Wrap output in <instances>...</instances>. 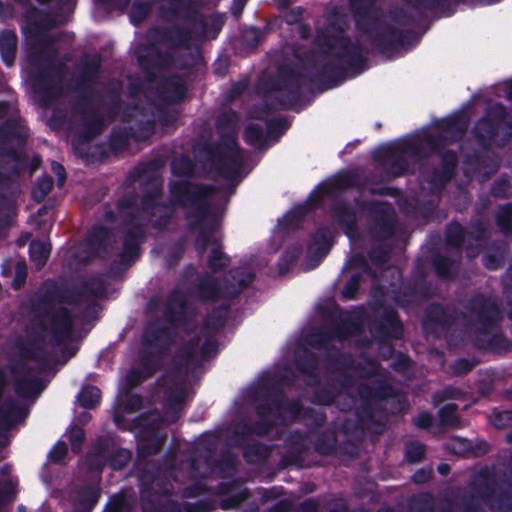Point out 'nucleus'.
<instances>
[{
  "mask_svg": "<svg viewBox=\"0 0 512 512\" xmlns=\"http://www.w3.org/2000/svg\"><path fill=\"white\" fill-rule=\"evenodd\" d=\"M314 47L262 73L254 87L268 111L301 112L320 92V27L315 24Z\"/></svg>",
  "mask_w": 512,
  "mask_h": 512,
  "instance_id": "obj_1",
  "label": "nucleus"
},
{
  "mask_svg": "<svg viewBox=\"0 0 512 512\" xmlns=\"http://www.w3.org/2000/svg\"><path fill=\"white\" fill-rule=\"evenodd\" d=\"M76 306L72 287L59 284L55 279H46L38 292L29 302L31 323L41 332H49L51 343L60 346L70 340L74 328V318L65 306Z\"/></svg>",
  "mask_w": 512,
  "mask_h": 512,
  "instance_id": "obj_2",
  "label": "nucleus"
},
{
  "mask_svg": "<svg viewBox=\"0 0 512 512\" xmlns=\"http://www.w3.org/2000/svg\"><path fill=\"white\" fill-rule=\"evenodd\" d=\"M349 8L356 29L367 36L379 53L398 51L412 47L419 41L414 30L399 29L394 25L379 27L383 19V10L376 6L375 0H349Z\"/></svg>",
  "mask_w": 512,
  "mask_h": 512,
  "instance_id": "obj_3",
  "label": "nucleus"
},
{
  "mask_svg": "<svg viewBox=\"0 0 512 512\" xmlns=\"http://www.w3.org/2000/svg\"><path fill=\"white\" fill-rule=\"evenodd\" d=\"M148 37L154 43L144 47V52H137V62L147 82H155L159 73L169 66L170 53L164 54L155 44L165 45L170 49H190L193 39L191 28L174 24L154 26L148 30Z\"/></svg>",
  "mask_w": 512,
  "mask_h": 512,
  "instance_id": "obj_4",
  "label": "nucleus"
},
{
  "mask_svg": "<svg viewBox=\"0 0 512 512\" xmlns=\"http://www.w3.org/2000/svg\"><path fill=\"white\" fill-rule=\"evenodd\" d=\"M170 201L173 207L182 209L193 208L185 212V219L190 230L208 228L210 231H216L218 220L211 212L210 197L215 188L210 184L171 181L168 185Z\"/></svg>",
  "mask_w": 512,
  "mask_h": 512,
  "instance_id": "obj_5",
  "label": "nucleus"
},
{
  "mask_svg": "<svg viewBox=\"0 0 512 512\" xmlns=\"http://www.w3.org/2000/svg\"><path fill=\"white\" fill-rule=\"evenodd\" d=\"M30 66L32 88L41 103L48 106L63 95V80L67 67L62 62H54L52 57L39 47H30L27 51Z\"/></svg>",
  "mask_w": 512,
  "mask_h": 512,
  "instance_id": "obj_6",
  "label": "nucleus"
},
{
  "mask_svg": "<svg viewBox=\"0 0 512 512\" xmlns=\"http://www.w3.org/2000/svg\"><path fill=\"white\" fill-rule=\"evenodd\" d=\"M138 194L135 190L124 193L115 203L118 215L124 220L122 248L118 254L119 264L130 267L141 255V246L146 241L147 229L136 211Z\"/></svg>",
  "mask_w": 512,
  "mask_h": 512,
  "instance_id": "obj_7",
  "label": "nucleus"
},
{
  "mask_svg": "<svg viewBox=\"0 0 512 512\" xmlns=\"http://www.w3.org/2000/svg\"><path fill=\"white\" fill-rule=\"evenodd\" d=\"M255 274L242 268L229 270L223 285L212 275L201 277L194 287V294L201 303H215L219 299L233 300L254 281Z\"/></svg>",
  "mask_w": 512,
  "mask_h": 512,
  "instance_id": "obj_8",
  "label": "nucleus"
},
{
  "mask_svg": "<svg viewBox=\"0 0 512 512\" xmlns=\"http://www.w3.org/2000/svg\"><path fill=\"white\" fill-rule=\"evenodd\" d=\"M473 490L492 512H512V479L506 473L481 468Z\"/></svg>",
  "mask_w": 512,
  "mask_h": 512,
  "instance_id": "obj_9",
  "label": "nucleus"
},
{
  "mask_svg": "<svg viewBox=\"0 0 512 512\" xmlns=\"http://www.w3.org/2000/svg\"><path fill=\"white\" fill-rule=\"evenodd\" d=\"M405 155L419 157L421 145L415 138L403 139L379 145L371 154L377 168L381 169L385 178L390 181L403 177L409 170V162Z\"/></svg>",
  "mask_w": 512,
  "mask_h": 512,
  "instance_id": "obj_10",
  "label": "nucleus"
},
{
  "mask_svg": "<svg viewBox=\"0 0 512 512\" xmlns=\"http://www.w3.org/2000/svg\"><path fill=\"white\" fill-rule=\"evenodd\" d=\"M220 145H206L204 152L217 174L230 181H238L243 170V154L237 142V133L219 135Z\"/></svg>",
  "mask_w": 512,
  "mask_h": 512,
  "instance_id": "obj_11",
  "label": "nucleus"
},
{
  "mask_svg": "<svg viewBox=\"0 0 512 512\" xmlns=\"http://www.w3.org/2000/svg\"><path fill=\"white\" fill-rule=\"evenodd\" d=\"M477 141L487 146L492 142L506 144L512 139V119L506 107L496 102L485 109L484 115L475 123Z\"/></svg>",
  "mask_w": 512,
  "mask_h": 512,
  "instance_id": "obj_12",
  "label": "nucleus"
},
{
  "mask_svg": "<svg viewBox=\"0 0 512 512\" xmlns=\"http://www.w3.org/2000/svg\"><path fill=\"white\" fill-rule=\"evenodd\" d=\"M157 168L155 161H148L140 163L131 170L125 180V183L132 185L137 181L144 178L148 179V189L144 190L140 199V210L149 216L155 215V210L158 208H170L173 206L171 203L160 201L162 196V184L156 179L151 178L150 173L154 172Z\"/></svg>",
  "mask_w": 512,
  "mask_h": 512,
  "instance_id": "obj_13",
  "label": "nucleus"
},
{
  "mask_svg": "<svg viewBox=\"0 0 512 512\" xmlns=\"http://www.w3.org/2000/svg\"><path fill=\"white\" fill-rule=\"evenodd\" d=\"M80 112L83 117L82 129L79 134L80 142L73 144L75 155L84 160L86 164H94L104 159L105 153L98 145H92L90 140L102 133L104 129V120L102 116L96 111L92 110L90 115Z\"/></svg>",
  "mask_w": 512,
  "mask_h": 512,
  "instance_id": "obj_14",
  "label": "nucleus"
},
{
  "mask_svg": "<svg viewBox=\"0 0 512 512\" xmlns=\"http://www.w3.org/2000/svg\"><path fill=\"white\" fill-rule=\"evenodd\" d=\"M303 411V404L299 398L288 399L282 391L267 393L261 396V401L255 405V413L260 418L275 415L285 423H293Z\"/></svg>",
  "mask_w": 512,
  "mask_h": 512,
  "instance_id": "obj_15",
  "label": "nucleus"
},
{
  "mask_svg": "<svg viewBox=\"0 0 512 512\" xmlns=\"http://www.w3.org/2000/svg\"><path fill=\"white\" fill-rule=\"evenodd\" d=\"M367 327L372 338L380 345H388L389 351L394 352L390 345L392 340H400L404 335V325L397 310L387 307L380 315L367 316Z\"/></svg>",
  "mask_w": 512,
  "mask_h": 512,
  "instance_id": "obj_16",
  "label": "nucleus"
},
{
  "mask_svg": "<svg viewBox=\"0 0 512 512\" xmlns=\"http://www.w3.org/2000/svg\"><path fill=\"white\" fill-rule=\"evenodd\" d=\"M399 277L402 278L399 272ZM391 300L401 309L410 310L433 296L432 286L424 275L401 279L398 287L389 291Z\"/></svg>",
  "mask_w": 512,
  "mask_h": 512,
  "instance_id": "obj_17",
  "label": "nucleus"
},
{
  "mask_svg": "<svg viewBox=\"0 0 512 512\" xmlns=\"http://www.w3.org/2000/svg\"><path fill=\"white\" fill-rule=\"evenodd\" d=\"M170 471L157 460H146L139 468L141 495L170 496L174 486L169 478Z\"/></svg>",
  "mask_w": 512,
  "mask_h": 512,
  "instance_id": "obj_18",
  "label": "nucleus"
},
{
  "mask_svg": "<svg viewBox=\"0 0 512 512\" xmlns=\"http://www.w3.org/2000/svg\"><path fill=\"white\" fill-rule=\"evenodd\" d=\"M320 208V183L316 184L308 198L295 204L278 220L279 230L285 234L304 228V225L314 217Z\"/></svg>",
  "mask_w": 512,
  "mask_h": 512,
  "instance_id": "obj_19",
  "label": "nucleus"
},
{
  "mask_svg": "<svg viewBox=\"0 0 512 512\" xmlns=\"http://www.w3.org/2000/svg\"><path fill=\"white\" fill-rule=\"evenodd\" d=\"M371 222L369 235L374 242H386L394 238L397 219L393 208L384 202H372L369 206Z\"/></svg>",
  "mask_w": 512,
  "mask_h": 512,
  "instance_id": "obj_20",
  "label": "nucleus"
},
{
  "mask_svg": "<svg viewBox=\"0 0 512 512\" xmlns=\"http://www.w3.org/2000/svg\"><path fill=\"white\" fill-rule=\"evenodd\" d=\"M466 311L475 317L480 327L477 331L487 332L493 329L501 321L499 305L483 293L473 295L465 305Z\"/></svg>",
  "mask_w": 512,
  "mask_h": 512,
  "instance_id": "obj_21",
  "label": "nucleus"
},
{
  "mask_svg": "<svg viewBox=\"0 0 512 512\" xmlns=\"http://www.w3.org/2000/svg\"><path fill=\"white\" fill-rule=\"evenodd\" d=\"M334 57L355 75L362 73L366 66L365 50L358 41L341 35L334 38Z\"/></svg>",
  "mask_w": 512,
  "mask_h": 512,
  "instance_id": "obj_22",
  "label": "nucleus"
},
{
  "mask_svg": "<svg viewBox=\"0 0 512 512\" xmlns=\"http://www.w3.org/2000/svg\"><path fill=\"white\" fill-rule=\"evenodd\" d=\"M294 365L299 374L308 378L306 385L314 388L312 403L320 405V358L306 347L298 345L294 354Z\"/></svg>",
  "mask_w": 512,
  "mask_h": 512,
  "instance_id": "obj_23",
  "label": "nucleus"
},
{
  "mask_svg": "<svg viewBox=\"0 0 512 512\" xmlns=\"http://www.w3.org/2000/svg\"><path fill=\"white\" fill-rule=\"evenodd\" d=\"M458 319L455 307H445L434 302L425 309L422 328L426 334L437 335L438 331H446L454 326Z\"/></svg>",
  "mask_w": 512,
  "mask_h": 512,
  "instance_id": "obj_24",
  "label": "nucleus"
},
{
  "mask_svg": "<svg viewBox=\"0 0 512 512\" xmlns=\"http://www.w3.org/2000/svg\"><path fill=\"white\" fill-rule=\"evenodd\" d=\"M367 324V313L361 306L349 311H344L333 321L334 337L340 341H346L354 336L362 334Z\"/></svg>",
  "mask_w": 512,
  "mask_h": 512,
  "instance_id": "obj_25",
  "label": "nucleus"
},
{
  "mask_svg": "<svg viewBox=\"0 0 512 512\" xmlns=\"http://www.w3.org/2000/svg\"><path fill=\"white\" fill-rule=\"evenodd\" d=\"M174 338V330L156 319L148 322L144 327L141 343L145 349H150L160 355H166L174 342Z\"/></svg>",
  "mask_w": 512,
  "mask_h": 512,
  "instance_id": "obj_26",
  "label": "nucleus"
},
{
  "mask_svg": "<svg viewBox=\"0 0 512 512\" xmlns=\"http://www.w3.org/2000/svg\"><path fill=\"white\" fill-rule=\"evenodd\" d=\"M154 132L153 121L141 122L138 127L113 128L108 139V146L111 152H121L126 149L131 139L143 141L152 136Z\"/></svg>",
  "mask_w": 512,
  "mask_h": 512,
  "instance_id": "obj_27",
  "label": "nucleus"
},
{
  "mask_svg": "<svg viewBox=\"0 0 512 512\" xmlns=\"http://www.w3.org/2000/svg\"><path fill=\"white\" fill-rule=\"evenodd\" d=\"M160 17L166 22L179 18L186 22H197L201 27L200 35L205 34L206 22L204 19H196L197 5L193 0H165V4L159 7Z\"/></svg>",
  "mask_w": 512,
  "mask_h": 512,
  "instance_id": "obj_28",
  "label": "nucleus"
},
{
  "mask_svg": "<svg viewBox=\"0 0 512 512\" xmlns=\"http://www.w3.org/2000/svg\"><path fill=\"white\" fill-rule=\"evenodd\" d=\"M0 148H14L24 155L25 163L22 172L27 168L28 155L24 152L27 135L16 119H8L0 125Z\"/></svg>",
  "mask_w": 512,
  "mask_h": 512,
  "instance_id": "obj_29",
  "label": "nucleus"
},
{
  "mask_svg": "<svg viewBox=\"0 0 512 512\" xmlns=\"http://www.w3.org/2000/svg\"><path fill=\"white\" fill-rule=\"evenodd\" d=\"M156 94L165 103L179 104L187 94V85L179 75L163 76L157 83Z\"/></svg>",
  "mask_w": 512,
  "mask_h": 512,
  "instance_id": "obj_30",
  "label": "nucleus"
},
{
  "mask_svg": "<svg viewBox=\"0 0 512 512\" xmlns=\"http://www.w3.org/2000/svg\"><path fill=\"white\" fill-rule=\"evenodd\" d=\"M188 303L186 295L174 288L168 294L164 305L163 316L167 323L178 326L186 323Z\"/></svg>",
  "mask_w": 512,
  "mask_h": 512,
  "instance_id": "obj_31",
  "label": "nucleus"
},
{
  "mask_svg": "<svg viewBox=\"0 0 512 512\" xmlns=\"http://www.w3.org/2000/svg\"><path fill=\"white\" fill-rule=\"evenodd\" d=\"M31 326L37 330L32 334V337L26 341H18L17 349L23 359L37 361L39 366L47 367L46 364V351H45V334L41 332L35 325Z\"/></svg>",
  "mask_w": 512,
  "mask_h": 512,
  "instance_id": "obj_32",
  "label": "nucleus"
},
{
  "mask_svg": "<svg viewBox=\"0 0 512 512\" xmlns=\"http://www.w3.org/2000/svg\"><path fill=\"white\" fill-rule=\"evenodd\" d=\"M21 371L23 373V377L17 378L14 381L15 393L19 397H31L40 394L43 390L42 381L37 377H33V374L44 372L45 367L22 365Z\"/></svg>",
  "mask_w": 512,
  "mask_h": 512,
  "instance_id": "obj_33",
  "label": "nucleus"
},
{
  "mask_svg": "<svg viewBox=\"0 0 512 512\" xmlns=\"http://www.w3.org/2000/svg\"><path fill=\"white\" fill-rule=\"evenodd\" d=\"M116 446L113 437L98 436L87 454V461L91 470L101 471L107 464L111 451Z\"/></svg>",
  "mask_w": 512,
  "mask_h": 512,
  "instance_id": "obj_34",
  "label": "nucleus"
},
{
  "mask_svg": "<svg viewBox=\"0 0 512 512\" xmlns=\"http://www.w3.org/2000/svg\"><path fill=\"white\" fill-rule=\"evenodd\" d=\"M474 346L483 352L506 353L512 350V341L502 332H476Z\"/></svg>",
  "mask_w": 512,
  "mask_h": 512,
  "instance_id": "obj_35",
  "label": "nucleus"
},
{
  "mask_svg": "<svg viewBox=\"0 0 512 512\" xmlns=\"http://www.w3.org/2000/svg\"><path fill=\"white\" fill-rule=\"evenodd\" d=\"M200 336L189 339L175 354L174 367L177 371L189 370L190 367H198L202 359L199 354Z\"/></svg>",
  "mask_w": 512,
  "mask_h": 512,
  "instance_id": "obj_36",
  "label": "nucleus"
},
{
  "mask_svg": "<svg viewBox=\"0 0 512 512\" xmlns=\"http://www.w3.org/2000/svg\"><path fill=\"white\" fill-rule=\"evenodd\" d=\"M27 415L26 408L19 405L14 398L10 396L4 398L0 403V430H10Z\"/></svg>",
  "mask_w": 512,
  "mask_h": 512,
  "instance_id": "obj_37",
  "label": "nucleus"
},
{
  "mask_svg": "<svg viewBox=\"0 0 512 512\" xmlns=\"http://www.w3.org/2000/svg\"><path fill=\"white\" fill-rule=\"evenodd\" d=\"M434 127L445 134V136L453 141H457L463 137L468 129V120L461 113H454L447 117L437 119Z\"/></svg>",
  "mask_w": 512,
  "mask_h": 512,
  "instance_id": "obj_38",
  "label": "nucleus"
},
{
  "mask_svg": "<svg viewBox=\"0 0 512 512\" xmlns=\"http://www.w3.org/2000/svg\"><path fill=\"white\" fill-rule=\"evenodd\" d=\"M230 311V304L223 303L212 309L204 319L203 326L200 329L198 336L214 337L226 325L228 314Z\"/></svg>",
  "mask_w": 512,
  "mask_h": 512,
  "instance_id": "obj_39",
  "label": "nucleus"
},
{
  "mask_svg": "<svg viewBox=\"0 0 512 512\" xmlns=\"http://www.w3.org/2000/svg\"><path fill=\"white\" fill-rule=\"evenodd\" d=\"M112 237L113 232L110 228L96 224L88 231L87 244L93 253L105 257L108 254Z\"/></svg>",
  "mask_w": 512,
  "mask_h": 512,
  "instance_id": "obj_40",
  "label": "nucleus"
},
{
  "mask_svg": "<svg viewBox=\"0 0 512 512\" xmlns=\"http://www.w3.org/2000/svg\"><path fill=\"white\" fill-rule=\"evenodd\" d=\"M75 495L72 505L93 512L101 498V488L98 484H86L73 490Z\"/></svg>",
  "mask_w": 512,
  "mask_h": 512,
  "instance_id": "obj_41",
  "label": "nucleus"
},
{
  "mask_svg": "<svg viewBox=\"0 0 512 512\" xmlns=\"http://www.w3.org/2000/svg\"><path fill=\"white\" fill-rule=\"evenodd\" d=\"M105 293L104 282L98 277H91L82 281L77 288L72 287V295L76 299V305L89 298L100 299L104 297Z\"/></svg>",
  "mask_w": 512,
  "mask_h": 512,
  "instance_id": "obj_42",
  "label": "nucleus"
},
{
  "mask_svg": "<svg viewBox=\"0 0 512 512\" xmlns=\"http://www.w3.org/2000/svg\"><path fill=\"white\" fill-rule=\"evenodd\" d=\"M333 214L336 221L349 238H354L358 234L357 215L349 204H336L333 208Z\"/></svg>",
  "mask_w": 512,
  "mask_h": 512,
  "instance_id": "obj_43",
  "label": "nucleus"
},
{
  "mask_svg": "<svg viewBox=\"0 0 512 512\" xmlns=\"http://www.w3.org/2000/svg\"><path fill=\"white\" fill-rule=\"evenodd\" d=\"M97 83L98 81L81 72H78L76 75L74 90L81 92L75 102V109L78 112L84 113L85 108L91 105L93 100V87Z\"/></svg>",
  "mask_w": 512,
  "mask_h": 512,
  "instance_id": "obj_44",
  "label": "nucleus"
},
{
  "mask_svg": "<svg viewBox=\"0 0 512 512\" xmlns=\"http://www.w3.org/2000/svg\"><path fill=\"white\" fill-rule=\"evenodd\" d=\"M348 72L347 66L335 58L331 63H322V92L341 83Z\"/></svg>",
  "mask_w": 512,
  "mask_h": 512,
  "instance_id": "obj_45",
  "label": "nucleus"
},
{
  "mask_svg": "<svg viewBox=\"0 0 512 512\" xmlns=\"http://www.w3.org/2000/svg\"><path fill=\"white\" fill-rule=\"evenodd\" d=\"M203 62L200 50L193 52L170 53L169 66L172 65L178 70L192 74Z\"/></svg>",
  "mask_w": 512,
  "mask_h": 512,
  "instance_id": "obj_46",
  "label": "nucleus"
},
{
  "mask_svg": "<svg viewBox=\"0 0 512 512\" xmlns=\"http://www.w3.org/2000/svg\"><path fill=\"white\" fill-rule=\"evenodd\" d=\"M142 512H183L182 505L173 500H163L157 495H141Z\"/></svg>",
  "mask_w": 512,
  "mask_h": 512,
  "instance_id": "obj_47",
  "label": "nucleus"
},
{
  "mask_svg": "<svg viewBox=\"0 0 512 512\" xmlns=\"http://www.w3.org/2000/svg\"><path fill=\"white\" fill-rule=\"evenodd\" d=\"M272 449L269 445L250 440L242 450L244 461L249 465H257L266 462L271 456Z\"/></svg>",
  "mask_w": 512,
  "mask_h": 512,
  "instance_id": "obj_48",
  "label": "nucleus"
},
{
  "mask_svg": "<svg viewBox=\"0 0 512 512\" xmlns=\"http://www.w3.org/2000/svg\"><path fill=\"white\" fill-rule=\"evenodd\" d=\"M320 265V226L316 225L311 233L306 256L301 263L303 272L311 271Z\"/></svg>",
  "mask_w": 512,
  "mask_h": 512,
  "instance_id": "obj_49",
  "label": "nucleus"
},
{
  "mask_svg": "<svg viewBox=\"0 0 512 512\" xmlns=\"http://www.w3.org/2000/svg\"><path fill=\"white\" fill-rule=\"evenodd\" d=\"M18 38L13 30L5 29L0 33V55L7 67H12L16 58Z\"/></svg>",
  "mask_w": 512,
  "mask_h": 512,
  "instance_id": "obj_50",
  "label": "nucleus"
},
{
  "mask_svg": "<svg viewBox=\"0 0 512 512\" xmlns=\"http://www.w3.org/2000/svg\"><path fill=\"white\" fill-rule=\"evenodd\" d=\"M173 176L180 178L178 181L192 182L195 176L196 164L188 155H180L170 163Z\"/></svg>",
  "mask_w": 512,
  "mask_h": 512,
  "instance_id": "obj_51",
  "label": "nucleus"
},
{
  "mask_svg": "<svg viewBox=\"0 0 512 512\" xmlns=\"http://www.w3.org/2000/svg\"><path fill=\"white\" fill-rule=\"evenodd\" d=\"M165 444V436L158 432H152L146 436L137 446V457L139 460L149 456L157 455Z\"/></svg>",
  "mask_w": 512,
  "mask_h": 512,
  "instance_id": "obj_52",
  "label": "nucleus"
},
{
  "mask_svg": "<svg viewBox=\"0 0 512 512\" xmlns=\"http://www.w3.org/2000/svg\"><path fill=\"white\" fill-rule=\"evenodd\" d=\"M458 405L455 403H448L442 406L438 412L439 426L450 429H461L464 427V422L461 416L457 413Z\"/></svg>",
  "mask_w": 512,
  "mask_h": 512,
  "instance_id": "obj_53",
  "label": "nucleus"
},
{
  "mask_svg": "<svg viewBox=\"0 0 512 512\" xmlns=\"http://www.w3.org/2000/svg\"><path fill=\"white\" fill-rule=\"evenodd\" d=\"M230 257L223 252L220 240L213 241L210 254L207 259V266L213 273H219L230 265Z\"/></svg>",
  "mask_w": 512,
  "mask_h": 512,
  "instance_id": "obj_54",
  "label": "nucleus"
},
{
  "mask_svg": "<svg viewBox=\"0 0 512 512\" xmlns=\"http://www.w3.org/2000/svg\"><path fill=\"white\" fill-rule=\"evenodd\" d=\"M392 245L386 242H374L367 251L369 261L375 267L384 269L391 258Z\"/></svg>",
  "mask_w": 512,
  "mask_h": 512,
  "instance_id": "obj_55",
  "label": "nucleus"
},
{
  "mask_svg": "<svg viewBox=\"0 0 512 512\" xmlns=\"http://www.w3.org/2000/svg\"><path fill=\"white\" fill-rule=\"evenodd\" d=\"M494 218L495 225L503 236L512 237V202L499 205Z\"/></svg>",
  "mask_w": 512,
  "mask_h": 512,
  "instance_id": "obj_56",
  "label": "nucleus"
},
{
  "mask_svg": "<svg viewBox=\"0 0 512 512\" xmlns=\"http://www.w3.org/2000/svg\"><path fill=\"white\" fill-rule=\"evenodd\" d=\"M302 255V248L299 245L288 246L280 256L277 266L280 276L288 274L298 262Z\"/></svg>",
  "mask_w": 512,
  "mask_h": 512,
  "instance_id": "obj_57",
  "label": "nucleus"
},
{
  "mask_svg": "<svg viewBox=\"0 0 512 512\" xmlns=\"http://www.w3.org/2000/svg\"><path fill=\"white\" fill-rule=\"evenodd\" d=\"M239 120L238 112L233 109L226 110L219 114L215 123L218 135L237 133Z\"/></svg>",
  "mask_w": 512,
  "mask_h": 512,
  "instance_id": "obj_58",
  "label": "nucleus"
},
{
  "mask_svg": "<svg viewBox=\"0 0 512 512\" xmlns=\"http://www.w3.org/2000/svg\"><path fill=\"white\" fill-rule=\"evenodd\" d=\"M432 266L441 280H452L456 276L455 261L449 256L439 254L433 256Z\"/></svg>",
  "mask_w": 512,
  "mask_h": 512,
  "instance_id": "obj_59",
  "label": "nucleus"
},
{
  "mask_svg": "<svg viewBox=\"0 0 512 512\" xmlns=\"http://www.w3.org/2000/svg\"><path fill=\"white\" fill-rule=\"evenodd\" d=\"M376 408L372 404V402H360L358 406L355 408V416L357 419V425L360 428H365L370 425H379L384 427L383 423H378L376 421Z\"/></svg>",
  "mask_w": 512,
  "mask_h": 512,
  "instance_id": "obj_60",
  "label": "nucleus"
},
{
  "mask_svg": "<svg viewBox=\"0 0 512 512\" xmlns=\"http://www.w3.org/2000/svg\"><path fill=\"white\" fill-rule=\"evenodd\" d=\"M467 231L457 221H451L445 228V243L447 246L460 249L464 244Z\"/></svg>",
  "mask_w": 512,
  "mask_h": 512,
  "instance_id": "obj_61",
  "label": "nucleus"
},
{
  "mask_svg": "<svg viewBox=\"0 0 512 512\" xmlns=\"http://www.w3.org/2000/svg\"><path fill=\"white\" fill-rule=\"evenodd\" d=\"M164 355L143 348L140 356V369L146 377L151 378L160 369V360Z\"/></svg>",
  "mask_w": 512,
  "mask_h": 512,
  "instance_id": "obj_62",
  "label": "nucleus"
},
{
  "mask_svg": "<svg viewBox=\"0 0 512 512\" xmlns=\"http://www.w3.org/2000/svg\"><path fill=\"white\" fill-rule=\"evenodd\" d=\"M50 253V245L43 241L35 240L32 241L29 245L30 260L36 264L38 269H41L45 266L47 260L49 259Z\"/></svg>",
  "mask_w": 512,
  "mask_h": 512,
  "instance_id": "obj_63",
  "label": "nucleus"
},
{
  "mask_svg": "<svg viewBox=\"0 0 512 512\" xmlns=\"http://www.w3.org/2000/svg\"><path fill=\"white\" fill-rule=\"evenodd\" d=\"M101 400V391L93 385L84 386L78 393L77 401L85 409H94Z\"/></svg>",
  "mask_w": 512,
  "mask_h": 512,
  "instance_id": "obj_64",
  "label": "nucleus"
}]
</instances>
